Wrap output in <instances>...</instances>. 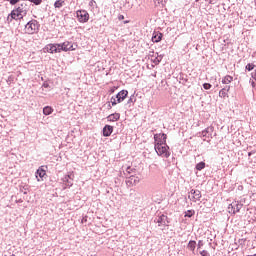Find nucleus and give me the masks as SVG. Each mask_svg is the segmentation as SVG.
<instances>
[{
  "mask_svg": "<svg viewBox=\"0 0 256 256\" xmlns=\"http://www.w3.org/2000/svg\"><path fill=\"white\" fill-rule=\"evenodd\" d=\"M110 102L112 103V106H113V107H115V105H117V103H119V102H117V98H115V97H112V98L110 99Z\"/></svg>",
  "mask_w": 256,
  "mask_h": 256,
  "instance_id": "obj_30",
  "label": "nucleus"
},
{
  "mask_svg": "<svg viewBox=\"0 0 256 256\" xmlns=\"http://www.w3.org/2000/svg\"><path fill=\"white\" fill-rule=\"evenodd\" d=\"M140 181H141V178H139V176L131 175L126 179V185L127 187H133L134 185L139 184Z\"/></svg>",
  "mask_w": 256,
  "mask_h": 256,
  "instance_id": "obj_13",
  "label": "nucleus"
},
{
  "mask_svg": "<svg viewBox=\"0 0 256 256\" xmlns=\"http://www.w3.org/2000/svg\"><path fill=\"white\" fill-rule=\"evenodd\" d=\"M10 5H17V3L19 4V0H9Z\"/></svg>",
  "mask_w": 256,
  "mask_h": 256,
  "instance_id": "obj_35",
  "label": "nucleus"
},
{
  "mask_svg": "<svg viewBox=\"0 0 256 256\" xmlns=\"http://www.w3.org/2000/svg\"><path fill=\"white\" fill-rule=\"evenodd\" d=\"M40 27L41 24H39V21L32 19L25 25V33H27V35H35L39 33Z\"/></svg>",
  "mask_w": 256,
  "mask_h": 256,
  "instance_id": "obj_3",
  "label": "nucleus"
},
{
  "mask_svg": "<svg viewBox=\"0 0 256 256\" xmlns=\"http://www.w3.org/2000/svg\"><path fill=\"white\" fill-rule=\"evenodd\" d=\"M154 223L158 224V227H167L169 225V217L165 214H161L155 217Z\"/></svg>",
  "mask_w": 256,
  "mask_h": 256,
  "instance_id": "obj_5",
  "label": "nucleus"
},
{
  "mask_svg": "<svg viewBox=\"0 0 256 256\" xmlns=\"http://www.w3.org/2000/svg\"><path fill=\"white\" fill-rule=\"evenodd\" d=\"M55 9H61V7H65V1L64 0H57L54 3Z\"/></svg>",
  "mask_w": 256,
  "mask_h": 256,
  "instance_id": "obj_23",
  "label": "nucleus"
},
{
  "mask_svg": "<svg viewBox=\"0 0 256 256\" xmlns=\"http://www.w3.org/2000/svg\"><path fill=\"white\" fill-rule=\"evenodd\" d=\"M229 91H231V86H225L219 91V97H221V99H225V97H229L228 95Z\"/></svg>",
  "mask_w": 256,
  "mask_h": 256,
  "instance_id": "obj_16",
  "label": "nucleus"
},
{
  "mask_svg": "<svg viewBox=\"0 0 256 256\" xmlns=\"http://www.w3.org/2000/svg\"><path fill=\"white\" fill-rule=\"evenodd\" d=\"M215 128L213 126L207 127L205 130L201 132V137H203V141H208V143L213 139V132Z\"/></svg>",
  "mask_w": 256,
  "mask_h": 256,
  "instance_id": "obj_7",
  "label": "nucleus"
},
{
  "mask_svg": "<svg viewBox=\"0 0 256 256\" xmlns=\"http://www.w3.org/2000/svg\"><path fill=\"white\" fill-rule=\"evenodd\" d=\"M246 69H247V71H253V69H255V64H253V63L247 64Z\"/></svg>",
  "mask_w": 256,
  "mask_h": 256,
  "instance_id": "obj_27",
  "label": "nucleus"
},
{
  "mask_svg": "<svg viewBox=\"0 0 256 256\" xmlns=\"http://www.w3.org/2000/svg\"><path fill=\"white\" fill-rule=\"evenodd\" d=\"M197 247H198V249H201V247H203V241L202 240H200L198 242Z\"/></svg>",
  "mask_w": 256,
  "mask_h": 256,
  "instance_id": "obj_38",
  "label": "nucleus"
},
{
  "mask_svg": "<svg viewBox=\"0 0 256 256\" xmlns=\"http://www.w3.org/2000/svg\"><path fill=\"white\" fill-rule=\"evenodd\" d=\"M45 175H47V172L45 171V169H43V166L39 167V169L35 173L37 181H43V177H45Z\"/></svg>",
  "mask_w": 256,
  "mask_h": 256,
  "instance_id": "obj_15",
  "label": "nucleus"
},
{
  "mask_svg": "<svg viewBox=\"0 0 256 256\" xmlns=\"http://www.w3.org/2000/svg\"><path fill=\"white\" fill-rule=\"evenodd\" d=\"M108 121L110 122H115V121H119V119H121V114L120 113H113V114H110L108 117H107Z\"/></svg>",
  "mask_w": 256,
  "mask_h": 256,
  "instance_id": "obj_20",
  "label": "nucleus"
},
{
  "mask_svg": "<svg viewBox=\"0 0 256 256\" xmlns=\"http://www.w3.org/2000/svg\"><path fill=\"white\" fill-rule=\"evenodd\" d=\"M113 133V126L106 125L103 128V136L104 137H111V134Z\"/></svg>",
  "mask_w": 256,
  "mask_h": 256,
  "instance_id": "obj_18",
  "label": "nucleus"
},
{
  "mask_svg": "<svg viewBox=\"0 0 256 256\" xmlns=\"http://www.w3.org/2000/svg\"><path fill=\"white\" fill-rule=\"evenodd\" d=\"M31 3H34V5H41L43 3V0H29Z\"/></svg>",
  "mask_w": 256,
  "mask_h": 256,
  "instance_id": "obj_29",
  "label": "nucleus"
},
{
  "mask_svg": "<svg viewBox=\"0 0 256 256\" xmlns=\"http://www.w3.org/2000/svg\"><path fill=\"white\" fill-rule=\"evenodd\" d=\"M229 83H233V76L226 75L222 78V84L223 85H229Z\"/></svg>",
  "mask_w": 256,
  "mask_h": 256,
  "instance_id": "obj_22",
  "label": "nucleus"
},
{
  "mask_svg": "<svg viewBox=\"0 0 256 256\" xmlns=\"http://www.w3.org/2000/svg\"><path fill=\"white\" fill-rule=\"evenodd\" d=\"M199 0H196V2H198Z\"/></svg>",
  "mask_w": 256,
  "mask_h": 256,
  "instance_id": "obj_42",
  "label": "nucleus"
},
{
  "mask_svg": "<svg viewBox=\"0 0 256 256\" xmlns=\"http://www.w3.org/2000/svg\"><path fill=\"white\" fill-rule=\"evenodd\" d=\"M44 53H60L59 44H48L43 48Z\"/></svg>",
  "mask_w": 256,
  "mask_h": 256,
  "instance_id": "obj_12",
  "label": "nucleus"
},
{
  "mask_svg": "<svg viewBox=\"0 0 256 256\" xmlns=\"http://www.w3.org/2000/svg\"><path fill=\"white\" fill-rule=\"evenodd\" d=\"M206 3H209L210 5H217V1L219 0H205Z\"/></svg>",
  "mask_w": 256,
  "mask_h": 256,
  "instance_id": "obj_31",
  "label": "nucleus"
},
{
  "mask_svg": "<svg viewBox=\"0 0 256 256\" xmlns=\"http://www.w3.org/2000/svg\"><path fill=\"white\" fill-rule=\"evenodd\" d=\"M150 61L154 63V65H159L161 61H163V56L159 55V53H156L155 56H151Z\"/></svg>",
  "mask_w": 256,
  "mask_h": 256,
  "instance_id": "obj_19",
  "label": "nucleus"
},
{
  "mask_svg": "<svg viewBox=\"0 0 256 256\" xmlns=\"http://www.w3.org/2000/svg\"><path fill=\"white\" fill-rule=\"evenodd\" d=\"M154 149L159 157L169 159L171 157V150L167 144L154 145Z\"/></svg>",
  "mask_w": 256,
  "mask_h": 256,
  "instance_id": "obj_2",
  "label": "nucleus"
},
{
  "mask_svg": "<svg viewBox=\"0 0 256 256\" xmlns=\"http://www.w3.org/2000/svg\"><path fill=\"white\" fill-rule=\"evenodd\" d=\"M211 87H212V86H211L210 83H204V84H203V88L206 89V90L211 89Z\"/></svg>",
  "mask_w": 256,
  "mask_h": 256,
  "instance_id": "obj_32",
  "label": "nucleus"
},
{
  "mask_svg": "<svg viewBox=\"0 0 256 256\" xmlns=\"http://www.w3.org/2000/svg\"><path fill=\"white\" fill-rule=\"evenodd\" d=\"M201 191L200 190H195L192 189L189 194H188V198L190 199V201H192L193 203H197V201H201Z\"/></svg>",
  "mask_w": 256,
  "mask_h": 256,
  "instance_id": "obj_9",
  "label": "nucleus"
},
{
  "mask_svg": "<svg viewBox=\"0 0 256 256\" xmlns=\"http://www.w3.org/2000/svg\"><path fill=\"white\" fill-rule=\"evenodd\" d=\"M29 11V5L27 2H19L15 9L11 11V13L7 17V21H21L23 17L27 15Z\"/></svg>",
  "mask_w": 256,
  "mask_h": 256,
  "instance_id": "obj_1",
  "label": "nucleus"
},
{
  "mask_svg": "<svg viewBox=\"0 0 256 256\" xmlns=\"http://www.w3.org/2000/svg\"><path fill=\"white\" fill-rule=\"evenodd\" d=\"M241 209H243V204L239 201H234L229 204L227 211L230 215H235L236 213H239Z\"/></svg>",
  "mask_w": 256,
  "mask_h": 256,
  "instance_id": "obj_4",
  "label": "nucleus"
},
{
  "mask_svg": "<svg viewBox=\"0 0 256 256\" xmlns=\"http://www.w3.org/2000/svg\"><path fill=\"white\" fill-rule=\"evenodd\" d=\"M53 113V108L51 106H46L43 108L44 115H51Z\"/></svg>",
  "mask_w": 256,
  "mask_h": 256,
  "instance_id": "obj_24",
  "label": "nucleus"
},
{
  "mask_svg": "<svg viewBox=\"0 0 256 256\" xmlns=\"http://www.w3.org/2000/svg\"><path fill=\"white\" fill-rule=\"evenodd\" d=\"M16 203H23V199L16 200Z\"/></svg>",
  "mask_w": 256,
  "mask_h": 256,
  "instance_id": "obj_39",
  "label": "nucleus"
},
{
  "mask_svg": "<svg viewBox=\"0 0 256 256\" xmlns=\"http://www.w3.org/2000/svg\"><path fill=\"white\" fill-rule=\"evenodd\" d=\"M249 157H251V152L248 153Z\"/></svg>",
  "mask_w": 256,
  "mask_h": 256,
  "instance_id": "obj_41",
  "label": "nucleus"
},
{
  "mask_svg": "<svg viewBox=\"0 0 256 256\" xmlns=\"http://www.w3.org/2000/svg\"><path fill=\"white\" fill-rule=\"evenodd\" d=\"M250 83H251L252 88L255 89V87H256V80H252V81H250Z\"/></svg>",
  "mask_w": 256,
  "mask_h": 256,
  "instance_id": "obj_37",
  "label": "nucleus"
},
{
  "mask_svg": "<svg viewBox=\"0 0 256 256\" xmlns=\"http://www.w3.org/2000/svg\"><path fill=\"white\" fill-rule=\"evenodd\" d=\"M115 91H117V86L111 87L110 90H109V93L113 94V93H115Z\"/></svg>",
  "mask_w": 256,
  "mask_h": 256,
  "instance_id": "obj_34",
  "label": "nucleus"
},
{
  "mask_svg": "<svg viewBox=\"0 0 256 256\" xmlns=\"http://www.w3.org/2000/svg\"><path fill=\"white\" fill-rule=\"evenodd\" d=\"M24 195H27V189L24 190Z\"/></svg>",
  "mask_w": 256,
  "mask_h": 256,
  "instance_id": "obj_40",
  "label": "nucleus"
},
{
  "mask_svg": "<svg viewBox=\"0 0 256 256\" xmlns=\"http://www.w3.org/2000/svg\"><path fill=\"white\" fill-rule=\"evenodd\" d=\"M129 95V91L122 90L116 95L117 103H123L125 99H127V96Z\"/></svg>",
  "mask_w": 256,
  "mask_h": 256,
  "instance_id": "obj_14",
  "label": "nucleus"
},
{
  "mask_svg": "<svg viewBox=\"0 0 256 256\" xmlns=\"http://www.w3.org/2000/svg\"><path fill=\"white\" fill-rule=\"evenodd\" d=\"M193 215H195V210H187L185 212V217L191 218V217H193Z\"/></svg>",
  "mask_w": 256,
  "mask_h": 256,
  "instance_id": "obj_26",
  "label": "nucleus"
},
{
  "mask_svg": "<svg viewBox=\"0 0 256 256\" xmlns=\"http://www.w3.org/2000/svg\"><path fill=\"white\" fill-rule=\"evenodd\" d=\"M97 5V2L95 0H90L89 7H95Z\"/></svg>",
  "mask_w": 256,
  "mask_h": 256,
  "instance_id": "obj_33",
  "label": "nucleus"
},
{
  "mask_svg": "<svg viewBox=\"0 0 256 256\" xmlns=\"http://www.w3.org/2000/svg\"><path fill=\"white\" fill-rule=\"evenodd\" d=\"M205 167V162H199L197 165H196V169L197 171H203V168Z\"/></svg>",
  "mask_w": 256,
  "mask_h": 256,
  "instance_id": "obj_25",
  "label": "nucleus"
},
{
  "mask_svg": "<svg viewBox=\"0 0 256 256\" xmlns=\"http://www.w3.org/2000/svg\"><path fill=\"white\" fill-rule=\"evenodd\" d=\"M154 145H165L167 144V134L165 133H160V134H155L154 135Z\"/></svg>",
  "mask_w": 256,
  "mask_h": 256,
  "instance_id": "obj_10",
  "label": "nucleus"
},
{
  "mask_svg": "<svg viewBox=\"0 0 256 256\" xmlns=\"http://www.w3.org/2000/svg\"><path fill=\"white\" fill-rule=\"evenodd\" d=\"M196 247H197V242L195 240L189 241L187 245V249H189V251H192V253H195Z\"/></svg>",
  "mask_w": 256,
  "mask_h": 256,
  "instance_id": "obj_21",
  "label": "nucleus"
},
{
  "mask_svg": "<svg viewBox=\"0 0 256 256\" xmlns=\"http://www.w3.org/2000/svg\"><path fill=\"white\" fill-rule=\"evenodd\" d=\"M76 17L79 23H87L89 21V12L87 10L76 11Z\"/></svg>",
  "mask_w": 256,
  "mask_h": 256,
  "instance_id": "obj_8",
  "label": "nucleus"
},
{
  "mask_svg": "<svg viewBox=\"0 0 256 256\" xmlns=\"http://www.w3.org/2000/svg\"><path fill=\"white\" fill-rule=\"evenodd\" d=\"M126 173H128V175H131V173H133V168L128 167V168L126 169Z\"/></svg>",
  "mask_w": 256,
  "mask_h": 256,
  "instance_id": "obj_36",
  "label": "nucleus"
},
{
  "mask_svg": "<svg viewBox=\"0 0 256 256\" xmlns=\"http://www.w3.org/2000/svg\"><path fill=\"white\" fill-rule=\"evenodd\" d=\"M74 177H75V175H73V173H69L68 175H65L62 178L64 189H67L69 187H73V179H74Z\"/></svg>",
  "mask_w": 256,
  "mask_h": 256,
  "instance_id": "obj_11",
  "label": "nucleus"
},
{
  "mask_svg": "<svg viewBox=\"0 0 256 256\" xmlns=\"http://www.w3.org/2000/svg\"><path fill=\"white\" fill-rule=\"evenodd\" d=\"M163 39V33L159 31H154L152 36L153 43H159Z\"/></svg>",
  "mask_w": 256,
  "mask_h": 256,
  "instance_id": "obj_17",
  "label": "nucleus"
},
{
  "mask_svg": "<svg viewBox=\"0 0 256 256\" xmlns=\"http://www.w3.org/2000/svg\"><path fill=\"white\" fill-rule=\"evenodd\" d=\"M58 47H59L58 50H60V53L61 51L67 52V51H75L77 49L76 48L77 45H74L73 42H70V41H65L61 44H58Z\"/></svg>",
  "mask_w": 256,
  "mask_h": 256,
  "instance_id": "obj_6",
  "label": "nucleus"
},
{
  "mask_svg": "<svg viewBox=\"0 0 256 256\" xmlns=\"http://www.w3.org/2000/svg\"><path fill=\"white\" fill-rule=\"evenodd\" d=\"M199 254H200L201 256H211V254H210L209 251H207V250H200V251H199Z\"/></svg>",
  "mask_w": 256,
  "mask_h": 256,
  "instance_id": "obj_28",
  "label": "nucleus"
}]
</instances>
